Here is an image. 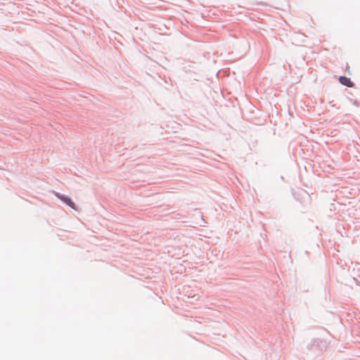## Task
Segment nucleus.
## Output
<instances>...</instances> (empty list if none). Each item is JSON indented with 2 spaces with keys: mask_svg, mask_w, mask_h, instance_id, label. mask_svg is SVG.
Segmentation results:
<instances>
[{
  "mask_svg": "<svg viewBox=\"0 0 360 360\" xmlns=\"http://www.w3.org/2000/svg\"><path fill=\"white\" fill-rule=\"evenodd\" d=\"M56 195L58 198H59L60 200L63 201L65 204L69 205L72 209H75V210L76 209L75 203L72 202V200L70 198L63 195H60L59 193H56Z\"/></svg>",
  "mask_w": 360,
  "mask_h": 360,
  "instance_id": "obj_1",
  "label": "nucleus"
},
{
  "mask_svg": "<svg viewBox=\"0 0 360 360\" xmlns=\"http://www.w3.org/2000/svg\"><path fill=\"white\" fill-rule=\"evenodd\" d=\"M339 81L342 84H343L345 86H347L348 87L353 86V82L351 81V79L349 78H348L347 77H344V76L340 77Z\"/></svg>",
  "mask_w": 360,
  "mask_h": 360,
  "instance_id": "obj_2",
  "label": "nucleus"
}]
</instances>
